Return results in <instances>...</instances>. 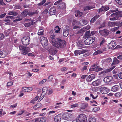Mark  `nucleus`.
I'll return each mask as SVG.
<instances>
[{
  "instance_id": "1",
  "label": "nucleus",
  "mask_w": 122,
  "mask_h": 122,
  "mask_svg": "<svg viewBox=\"0 0 122 122\" xmlns=\"http://www.w3.org/2000/svg\"><path fill=\"white\" fill-rule=\"evenodd\" d=\"M51 35L49 38L50 41L52 45L54 46L60 48L64 47L66 45V42L65 41L62 40L58 38H56L55 35Z\"/></svg>"
},
{
  "instance_id": "2",
  "label": "nucleus",
  "mask_w": 122,
  "mask_h": 122,
  "mask_svg": "<svg viewBox=\"0 0 122 122\" xmlns=\"http://www.w3.org/2000/svg\"><path fill=\"white\" fill-rule=\"evenodd\" d=\"M87 118L86 115L83 114H81L78 116L74 122H86Z\"/></svg>"
},
{
  "instance_id": "3",
  "label": "nucleus",
  "mask_w": 122,
  "mask_h": 122,
  "mask_svg": "<svg viewBox=\"0 0 122 122\" xmlns=\"http://www.w3.org/2000/svg\"><path fill=\"white\" fill-rule=\"evenodd\" d=\"M19 48L21 54L26 55L30 51V49L28 47L20 45Z\"/></svg>"
},
{
  "instance_id": "4",
  "label": "nucleus",
  "mask_w": 122,
  "mask_h": 122,
  "mask_svg": "<svg viewBox=\"0 0 122 122\" xmlns=\"http://www.w3.org/2000/svg\"><path fill=\"white\" fill-rule=\"evenodd\" d=\"M119 62V61L117 60L116 57H115L113 59V61L111 65L112 68H110L107 69L104 71L105 73H107L111 71L115 67V65L118 64Z\"/></svg>"
},
{
  "instance_id": "5",
  "label": "nucleus",
  "mask_w": 122,
  "mask_h": 122,
  "mask_svg": "<svg viewBox=\"0 0 122 122\" xmlns=\"http://www.w3.org/2000/svg\"><path fill=\"white\" fill-rule=\"evenodd\" d=\"M30 41V38L29 36H25L22 38L21 41L22 44L24 45L27 46L29 45Z\"/></svg>"
},
{
  "instance_id": "6",
  "label": "nucleus",
  "mask_w": 122,
  "mask_h": 122,
  "mask_svg": "<svg viewBox=\"0 0 122 122\" xmlns=\"http://www.w3.org/2000/svg\"><path fill=\"white\" fill-rule=\"evenodd\" d=\"M95 38L94 37H90L84 41V43L86 45L91 44L95 41Z\"/></svg>"
},
{
  "instance_id": "7",
  "label": "nucleus",
  "mask_w": 122,
  "mask_h": 122,
  "mask_svg": "<svg viewBox=\"0 0 122 122\" xmlns=\"http://www.w3.org/2000/svg\"><path fill=\"white\" fill-rule=\"evenodd\" d=\"M118 17L117 12L112 14L109 16V20H117L118 19Z\"/></svg>"
},
{
  "instance_id": "8",
  "label": "nucleus",
  "mask_w": 122,
  "mask_h": 122,
  "mask_svg": "<svg viewBox=\"0 0 122 122\" xmlns=\"http://www.w3.org/2000/svg\"><path fill=\"white\" fill-rule=\"evenodd\" d=\"M80 23L79 22H78L77 20H74L72 23V25H76L73 27V29H74L77 28H80V27L79 25H80Z\"/></svg>"
},
{
  "instance_id": "9",
  "label": "nucleus",
  "mask_w": 122,
  "mask_h": 122,
  "mask_svg": "<svg viewBox=\"0 0 122 122\" xmlns=\"http://www.w3.org/2000/svg\"><path fill=\"white\" fill-rule=\"evenodd\" d=\"M73 117L71 114L67 113L66 114L65 116L64 117V119L67 121H71L73 119Z\"/></svg>"
},
{
  "instance_id": "10",
  "label": "nucleus",
  "mask_w": 122,
  "mask_h": 122,
  "mask_svg": "<svg viewBox=\"0 0 122 122\" xmlns=\"http://www.w3.org/2000/svg\"><path fill=\"white\" fill-rule=\"evenodd\" d=\"M60 29L61 28L59 27V26H56L55 27L54 29V32H53V31L52 30H51V31H50V34L51 35H51H54L53 34V33L54 34V35H56V34H55L56 33H60Z\"/></svg>"
},
{
  "instance_id": "11",
  "label": "nucleus",
  "mask_w": 122,
  "mask_h": 122,
  "mask_svg": "<svg viewBox=\"0 0 122 122\" xmlns=\"http://www.w3.org/2000/svg\"><path fill=\"white\" fill-rule=\"evenodd\" d=\"M88 105L87 103L86 102L82 103L80 107V110L81 111H84Z\"/></svg>"
},
{
  "instance_id": "12",
  "label": "nucleus",
  "mask_w": 122,
  "mask_h": 122,
  "mask_svg": "<svg viewBox=\"0 0 122 122\" xmlns=\"http://www.w3.org/2000/svg\"><path fill=\"white\" fill-rule=\"evenodd\" d=\"M109 9V7L107 6H103L99 10V12L100 13H103Z\"/></svg>"
},
{
  "instance_id": "13",
  "label": "nucleus",
  "mask_w": 122,
  "mask_h": 122,
  "mask_svg": "<svg viewBox=\"0 0 122 122\" xmlns=\"http://www.w3.org/2000/svg\"><path fill=\"white\" fill-rule=\"evenodd\" d=\"M86 52L85 50H76L74 51V53L75 56H77L78 54L80 55L81 54H83Z\"/></svg>"
},
{
  "instance_id": "14",
  "label": "nucleus",
  "mask_w": 122,
  "mask_h": 122,
  "mask_svg": "<svg viewBox=\"0 0 122 122\" xmlns=\"http://www.w3.org/2000/svg\"><path fill=\"white\" fill-rule=\"evenodd\" d=\"M109 91V89L105 87H103L100 88V92L102 94H107Z\"/></svg>"
},
{
  "instance_id": "15",
  "label": "nucleus",
  "mask_w": 122,
  "mask_h": 122,
  "mask_svg": "<svg viewBox=\"0 0 122 122\" xmlns=\"http://www.w3.org/2000/svg\"><path fill=\"white\" fill-rule=\"evenodd\" d=\"M101 83V80L99 79L93 82L92 83V84L93 86H97L100 85Z\"/></svg>"
},
{
  "instance_id": "16",
  "label": "nucleus",
  "mask_w": 122,
  "mask_h": 122,
  "mask_svg": "<svg viewBox=\"0 0 122 122\" xmlns=\"http://www.w3.org/2000/svg\"><path fill=\"white\" fill-rule=\"evenodd\" d=\"M99 33L102 36H106L108 35L109 31L107 30H104L99 31Z\"/></svg>"
},
{
  "instance_id": "17",
  "label": "nucleus",
  "mask_w": 122,
  "mask_h": 122,
  "mask_svg": "<svg viewBox=\"0 0 122 122\" xmlns=\"http://www.w3.org/2000/svg\"><path fill=\"white\" fill-rule=\"evenodd\" d=\"M95 76L94 74H91L87 76L86 78V80L88 82H91L93 79L95 78Z\"/></svg>"
},
{
  "instance_id": "18",
  "label": "nucleus",
  "mask_w": 122,
  "mask_h": 122,
  "mask_svg": "<svg viewBox=\"0 0 122 122\" xmlns=\"http://www.w3.org/2000/svg\"><path fill=\"white\" fill-rule=\"evenodd\" d=\"M8 55V53L5 51H2L0 52V58L5 57Z\"/></svg>"
},
{
  "instance_id": "19",
  "label": "nucleus",
  "mask_w": 122,
  "mask_h": 122,
  "mask_svg": "<svg viewBox=\"0 0 122 122\" xmlns=\"http://www.w3.org/2000/svg\"><path fill=\"white\" fill-rule=\"evenodd\" d=\"M56 12L55 8L54 7H51L49 11V13L51 15H55Z\"/></svg>"
},
{
  "instance_id": "20",
  "label": "nucleus",
  "mask_w": 122,
  "mask_h": 122,
  "mask_svg": "<svg viewBox=\"0 0 122 122\" xmlns=\"http://www.w3.org/2000/svg\"><path fill=\"white\" fill-rule=\"evenodd\" d=\"M112 79V77L111 76H108L105 77L103 79L105 82L107 83L110 81Z\"/></svg>"
},
{
  "instance_id": "21",
  "label": "nucleus",
  "mask_w": 122,
  "mask_h": 122,
  "mask_svg": "<svg viewBox=\"0 0 122 122\" xmlns=\"http://www.w3.org/2000/svg\"><path fill=\"white\" fill-rule=\"evenodd\" d=\"M69 30L68 29H64L63 32V35L64 37H67L69 34Z\"/></svg>"
},
{
  "instance_id": "22",
  "label": "nucleus",
  "mask_w": 122,
  "mask_h": 122,
  "mask_svg": "<svg viewBox=\"0 0 122 122\" xmlns=\"http://www.w3.org/2000/svg\"><path fill=\"white\" fill-rule=\"evenodd\" d=\"M102 68H100L99 66H97L93 68H91V69H90V70L91 71H98L102 70Z\"/></svg>"
},
{
  "instance_id": "23",
  "label": "nucleus",
  "mask_w": 122,
  "mask_h": 122,
  "mask_svg": "<svg viewBox=\"0 0 122 122\" xmlns=\"http://www.w3.org/2000/svg\"><path fill=\"white\" fill-rule=\"evenodd\" d=\"M61 119V116L60 115H58L55 117V122H60Z\"/></svg>"
},
{
  "instance_id": "24",
  "label": "nucleus",
  "mask_w": 122,
  "mask_h": 122,
  "mask_svg": "<svg viewBox=\"0 0 122 122\" xmlns=\"http://www.w3.org/2000/svg\"><path fill=\"white\" fill-rule=\"evenodd\" d=\"M116 43L114 41H111L108 44V46L109 48L112 49L114 47L116 46Z\"/></svg>"
},
{
  "instance_id": "25",
  "label": "nucleus",
  "mask_w": 122,
  "mask_h": 122,
  "mask_svg": "<svg viewBox=\"0 0 122 122\" xmlns=\"http://www.w3.org/2000/svg\"><path fill=\"white\" fill-rule=\"evenodd\" d=\"M75 14L76 17H79L82 16L83 15V13L82 12H80L78 10L76 11L75 13Z\"/></svg>"
},
{
  "instance_id": "26",
  "label": "nucleus",
  "mask_w": 122,
  "mask_h": 122,
  "mask_svg": "<svg viewBox=\"0 0 122 122\" xmlns=\"http://www.w3.org/2000/svg\"><path fill=\"white\" fill-rule=\"evenodd\" d=\"M117 11V8H115L114 10H112L107 11L106 13V14L107 16L109 15L112 13L115 12Z\"/></svg>"
},
{
  "instance_id": "27",
  "label": "nucleus",
  "mask_w": 122,
  "mask_h": 122,
  "mask_svg": "<svg viewBox=\"0 0 122 122\" xmlns=\"http://www.w3.org/2000/svg\"><path fill=\"white\" fill-rule=\"evenodd\" d=\"M119 88V86L118 85H116L112 87L111 90L113 92H116L118 90Z\"/></svg>"
},
{
  "instance_id": "28",
  "label": "nucleus",
  "mask_w": 122,
  "mask_h": 122,
  "mask_svg": "<svg viewBox=\"0 0 122 122\" xmlns=\"http://www.w3.org/2000/svg\"><path fill=\"white\" fill-rule=\"evenodd\" d=\"M77 46L79 49L85 48L83 44V43L81 41H78L77 44Z\"/></svg>"
},
{
  "instance_id": "29",
  "label": "nucleus",
  "mask_w": 122,
  "mask_h": 122,
  "mask_svg": "<svg viewBox=\"0 0 122 122\" xmlns=\"http://www.w3.org/2000/svg\"><path fill=\"white\" fill-rule=\"evenodd\" d=\"M117 24V22H116L113 21L111 22L109 21L108 23V26L111 27H112L116 25Z\"/></svg>"
},
{
  "instance_id": "30",
  "label": "nucleus",
  "mask_w": 122,
  "mask_h": 122,
  "mask_svg": "<svg viewBox=\"0 0 122 122\" xmlns=\"http://www.w3.org/2000/svg\"><path fill=\"white\" fill-rule=\"evenodd\" d=\"M96 118L94 117H90L87 120V122H96Z\"/></svg>"
},
{
  "instance_id": "31",
  "label": "nucleus",
  "mask_w": 122,
  "mask_h": 122,
  "mask_svg": "<svg viewBox=\"0 0 122 122\" xmlns=\"http://www.w3.org/2000/svg\"><path fill=\"white\" fill-rule=\"evenodd\" d=\"M44 43H41V44L45 48H46L48 44V42L47 38L45 39L44 41Z\"/></svg>"
},
{
  "instance_id": "32",
  "label": "nucleus",
  "mask_w": 122,
  "mask_h": 122,
  "mask_svg": "<svg viewBox=\"0 0 122 122\" xmlns=\"http://www.w3.org/2000/svg\"><path fill=\"white\" fill-rule=\"evenodd\" d=\"M35 22L33 21H31L29 23H25L24 24L25 26L26 27H28L31 25L34 24Z\"/></svg>"
},
{
  "instance_id": "33",
  "label": "nucleus",
  "mask_w": 122,
  "mask_h": 122,
  "mask_svg": "<svg viewBox=\"0 0 122 122\" xmlns=\"http://www.w3.org/2000/svg\"><path fill=\"white\" fill-rule=\"evenodd\" d=\"M79 23H80V25H84L87 24V22L85 20H81Z\"/></svg>"
},
{
  "instance_id": "34",
  "label": "nucleus",
  "mask_w": 122,
  "mask_h": 122,
  "mask_svg": "<svg viewBox=\"0 0 122 122\" xmlns=\"http://www.w3.org/2000/svg\"><path fill=\"white\" fill-rule=\"evenodd\" d=\"M42 106V104L41 103H39L34 106L33 108L35 109H37L41 107Z\"/></svg>"
},
{
  "instance_id": "35",
  "label": "nucleus",
  "mask_w": 122,
  "mask_h": 122,
  "mask_svg": "<svg viewBox=\"0 0 122 122\" xmlns=\"http://www.w3.org/2000/svg\"><path fill=\"white\" fill-rule=\"evenodd\" d=\"M44 31L43 30L41 29V28H39L38 34L39 35H43Z\"/></svg>"
},
{
  "instance_id": "36",
  "label": "nucleus",
  "mask_w": 122,
  "mask_h": 122,
  "mask_svg": "<svg viewBox=\"0 0 122 122\" xmlns=\"http://www.w3.org/2000/svg\"><path fill=\"white\" fill-rule=\"evenodd\" d=\"M90 27L89 25H88L87 26L83 27L80 30V32H82L85 31V30H87L90 29Z\"/></svg>"
},
{
  "instance_id": "37",
  "label": "nucleus",
  "mask_w": 122,
  "mask_h": 122,
  "mask_svg": "<svg viewBox=\"0 0 122 122\" xmlns=\"http://www.w3.org/2000/svg\"><path fill=\"white\" fill-rule=\"evenodd\" d=\"M8 14L9 15L16 16L17 15V13L15 12L10 11L8 12Z\"/></svg>"
},
{
  "instance_id": "38",
  "label": "nucleus",
  "mask_w": 122,
  "mask_h": 122,
  "mask_svg": "<svg viewBox=\"0 0 122 122\" xmlns=\"http://www.w3.org/2000/svg\"><path fill=\"white\" fill-rule=\"evenodd\" d=\"M39 98V97L38 96L36 97L30 101V102L33 104L35 103V102Z\"/></svg>"
},
{
  "instance_id": "39",
  "label": "nucleus",
  "mask_w": 122,
  "mask_h": 122,
  "mask_svg": "<svg viewBox=\"0 0 122 122\" xmlns=\"http://www.w3.org/2000/svg\"><path fill=\"white\" fill-rule=\"evenodd\" d=\"M94 7L93 6H86L84 8V10H89L94 8Z\"/></svg>"
},
{
  "instance_id": "40",
  "label": "nucleus",
  "mask_w": 122,
  "mask_h": 122,
  "mask_svg": "<svg viewBox=\"0 0 122 122\" xmlns=\"http://www.w3.org/2000/svg\"><path fill=\"white\" fill-rule=\"evenodd\" d=\"M103 51L101 50H99L95 51L93 55H96L99 54L103 52Z\"/></svg>"
},
{
  "instance_id": "41",
  "label": "nucleus",
  "mask_w": 122,
  "mask_h": 122,
  "mask_svg": "<svg viewBox=\"0 0 122 122\" xmlns=\"http://www.w3.org/2000/svg\"><path fill=\"white\" fill-rule=\"evenodd\" d=\"M28 10H24L22 12L21 14L23 16H25L27 14L28 15Z\"/></svg>"
},
{
  "instance_id": "42",
  "label": "nucleus",
  "mask_w": 122,
  "mask_h": 122,
  "mask_svg": "<svg viewBox=\"0 0 122 122\" xmlns=\"http://www.w3.org/2000/svg\"><path fill=\"white\" fill-rule=\"evenodd\" d=\"M57 52L56 50L55 49L53 50L50 51V54L52 55H55Z\"/></svg>"
},
{
  "instance_id": "43",
  "label": "nucleus",
  "mask_w": 122,
  "mask_h": 122,
  "mask_svg": "<svg viewBox=\"0 0 122 122\" xmlns=\"http://www.w3.org/2000/svg\"><path fill=\"white\" fill-rule=\"evenodd\" d=\"M40 121L41 122H46V119L45 117H43L40 119Z\"/></svg>"
},
{
  "instance_id": "44",
  "label": "nucleus",
  "mask_w": 122,
  "mask_h": 122,
  "mask_svg": "<svg viewBox=\"0 0 122 122\" xmlns=\"http://www.w3.org/2000/svg\"><path fill=\"white\" fill-rule=\"evenodd\" d=\"M100 109V108L99 107H97L93 108V111L94 112H97Z\"/></svg>"
},
{
  "instance_id": "45",
  "label": "nucleus",
  "mask_w": 122,
  "mask_h": 122,
  "mask_svg": "<svg viewBox=\"0 0 122 122\" xmlns=\"http://www.w3.org/2000/svg\"><path fill=\"white\" fill-rule=\"evenodd\" d=\"M46 38V37L43 36L41 37L40 38V40L41 43H44V41L45 39Z\"/></svg>"
},
{
  "instance_id": "46",
  "label": "nucleus",
  "mask_w": 122,
  "mask_h": 122,
  "mask_svg": "<svg viewBox=\"0 0 122 122\" xmlns=\"http://www.w3.org/2000/svg\"><path fill=\"white\" fill-rule=\"evenodd\" d=\"M53 78V75H51L47 79L48 81H51Z\"/></svg>"
},
{
  "instance_id": "47",
  "label": "nucleus",
  "mask_w": 122,
  "mask_h": 122,
  "mask_svg": "<svg viewBox=\"0 0 122 122\" xmlns=\"http://www.w3.org/2000/svg\"><path fill=\"white\" fill-rule=\"evenodd\" d=\"M78 106V103H75L71 105V108H74L76 107H77Z\"/></svg>"
},
{
  "instance_id": "48",
  "label": "nucleus",
  "mask_w": 122,
  "mask_h": 122,
  "mask_svg": "<svg viewBox=\"0 0 122 122\" xmlns=\"http://www.w3.org/2000/svg\"><path fill=\"white\" fill-rule=\"evenodd\" d=\"M118 27H115L114 28H112L111 29V30L112 32H114L118 30Z\"/></svg>"
},
{
  "instance_id": "49",
  "label": "nucleus",
  "mask_w": 122,
  "mask_h": 122,
  "mask_svg": "<svg viewBox=\"0 0 122 122\" xmlns=\"http://www.w3.org/2000/svg\"><path fill=\"white\" fill-rule=\"evenodd\" d=\"M46 81L47 79H43L39 82V84H42L46 82Z\"/></svg>"
},
{
  "instance_id": "50",
  "label": "nucleus",
  "mask_w": 122,
  "mask_h": 122,
  "mask_svg": "<svg viewBox=\"0 0 122 122\" xmlns=\"http://www.w3.org/2000/svg\"><path fill=\"white\" fill-rule=\"evenodd\" d=\"M53 92V90L52 89H50L47 92V94L48 95H49L52 94Z\"/></svg>"
},
{
  "instance_id": "51",
  "label": "nucleus",
  "mask_w": 122,
  "mask_h": 122,
  "mask_svg": "<svg viewBox=\"0 0 122 122\" xmlns=\"http://www.w3.org/2000/svg\"><path fill=\"white\" fill-rule=\"evenodd\" d=\"M48 89L45 87H43L42 89L43 92H45V93H46L48 91Z\"/></svg>"
},
{
  "instance_id": "52",
  "label": "nucleus",
  "mask_w": 122,
  "mask_h": 122,
  "mask_svg": "<svg viewBox=\"0 0 122 122\" xmlns=\"http://www.w3.org/2000/svg\"><path fill=\"white\" fill-rule=\"evenodd\" d=\"M115 1L119 4L122 5V0H115Z\"/></svg>"
},
{
  "instance_id": "53",
  "label": "nucleus",
  "mask_w": 122,
  "mask_h": 122,
  "mask_svg": "<svg viewBox=\"0 0 122 122\" xmlns=\"http://www.w3.org/2000/svg\"><path fill=\"white\" fill-rule=\"evenodd\" d=\"M118 16L122 17V11H120L117 12Z\"/></svg>"
},
{
  "instance_id": "54",
  "label": "nucleus",
  "mask_w": 122,
  "mask_h": 122,
  "mask_svg": "<svg viewBox=\"0 0 122 122\" xmlns=\"http://www.w3.org/2000/svg\"><path fill=\"white\" fill-rule=\"evenodd\" d=\"M101 40L102 41L100 43V45H102L103 44V43H104L105 42V40L104 38H101Z\"/></svg>"
},
{
  "instance_id": "55",
  "label": "nucleus",
  "mask_w": 122,
  "mask_h": 122,
  "mask_svg": "<svg viewBox=\"0 0 122 122\" xmlns=\"http://www.w3.org/2000/svg\"><path fill=\"white\" fill-rule=\"evenodd\" d=\"M59 5H61V6H61V7L63 8H65L66 7V6L65 4L64 3H62L61 4Z\"/></svg>"
},
{
  "instance_id": "56",
  "label": "nucleus",
  "mask_w": 122,
  "mask_h": 122,
  "mask_svg": "<svg viewBox=\"0 0 122 122\" xmlns=\"http://www.w3.org/2000/svg\"><path fill=\"white\" fill-rule=\"evenodd\" d=\"M27 92H29L31 91L32 90V88L31 87H26Z\"/></svg>"
},
{
  "instance_id": "57",
  "label": "nucleus",
  "mask_w": 122,
  "mask_h": 122,
  "mask_svg": "<svg viewBox=\"0 0 122 122\" xmlns=\"http://www.w3.org/2000/svg\"><path fill=\"white\" fill-rule=\"evenodd\" d=\"M24 111L23 110H21V111H20L17 114V116H19V115H21L24 113Z\"/></svg>"
},
{
  "instance_id": "58",
  "label": "nucleus",
  "mask_w": 122,
  "mask_h": 122,
  "mask_svg": "<svg viewBox=\"0 0 122 122\" xmlns=\"http://www.w3.org/2000/svg\"><path fill=\"white\" fill-rule=\"evenodd\" d=\"M46 2V0H43L42 2L38 4L39 5H41L43 4Z\"/></svg>"
},
{
  "instance_id": "59",
  "label": "nucleus",
  "mask_w": 122,
  "mask_h": 122,
  "mask_svg": "<svg viewBox=\"0 0 122 122\" xmlns=\"http://www.w3.org/2000/svg\"><path fill=\"white\" fill-rule=\"evenodd\" d=\"M13 85V83L11 81L8 82L7 83V85L8 86H10Z\"/></svg>"
},
{
  "instance_id": "60",
  "label": "nucleus",
  "mask_w": 122,
  "mask_h": 122,
  "mask_svg": "<svg viewBox=\"0 0 122 122\" xmlns=\"http://www.w3.org/2000/svg\"><path fill=\"white\" fill-rule=\"evenodd\" d=\"M121 94L119 92L116 93L115 94V96L116 97H119L120 96Z\"/></svg>"
},
{
  "instance_id": "61",
  "label": "nucleus",
  "mask_w": 122,
  "mask_h": 122,
  "mask_svg": "<svg viewBox=\"0 0 122 122\" xmlns=\"http://www.w3.org/2000/svg\"><path fill=\"white\" fill-rule=\"evenodd\" d=\"M22 91H23V92H27V89L26 87H23L22 88Z\"/></svg>"
},
{
  "instance_id": "62",
  "label": "nucleus",
  "mask_w": 122,
  "mask_h": 122,
  "mask_svg": "<svg viewBox=\"0 0 122 122\" xmlns=\"http://www.w3.org/2000/svg\"><path fill=\"white\" fill-rule=\"evenodd\" d=\"M4 38V35L3 34H0V39L2 40Z\"/></svg>"
},
{
  "instance_id": "63",
  "label": "nucleus",
  "mask_w": 122,
  "mask_h": 122,
  "mask_svg": "<svg viewBox=\"0 0 122 122\" xmlns=\"http://www.w3.org/2000/svg\"><path fill=\"white\" fill-rule=\"evenodd\" d=\"M8 74H10V76H9V78L10 79H12V77L13 76V74L11 73V72H8Z\"/></svg>"
},
{
  "instance_id": "64",
  "label": "nucleus",
  "mask_w": 122,
  "mask_h": 122,
  "mask_svg": "<svg viewBox=\"0 0 122 122\" xmlns=\"http://www.w3.org/2000/svg\"><path fill=\"white\" fill-rule=\"evenodd\" d=\"M118 76L120 78L122 79V72L120 73L119 74Z\"/></svg>"
}]
</instances>
